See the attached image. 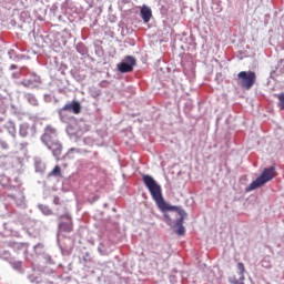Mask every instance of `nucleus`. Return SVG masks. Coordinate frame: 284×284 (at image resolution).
Instances as JSON below:
<instances>
[{"mask_svg": "<svg viewBox=\"0 0 284 284\" xmlns=\"http://www.w3.org/2000/svg\"><path fill=\"white\" fill-rule=\"evenodd\" d=\"M268 181L270 179H256L246 187L245 192L258 190V187H263V185H265V183H267Z\"/></svg>", "mask_w": 284, "mask_h": 284, "instance_id": "nucleus-8", "label": "nucleus"}, {"mask_svg": "<svg viewBox=\"0 0 284 284\" xmlns=\"http://www.w3.org/2000/svg\"><path fill=\"white\" fill-rule=\"evenodd\" d=\"M61 219H64V221L60 222L59 224L60 232H72L74 226L72 224V217L70 216V213L65 212L63 215H61Z\"/></svg>", "mask_w": 284, "mask_h": 284, "instance_id": "nucleus-4", "label": "nucleus"}, {"mask_svg": "<svg viewBox=\"0 0 284 284\" xmlns=\"http://www.w3.org/2000/svg\"><path fill=\"white\" fill-rule=\"evenodd\" d=\"M276 176V169L271 166L268 169H264L263 173L258 179H275Z\"/></svg>", "mask_w": 284, "mask_h": 284, "instance_id": "nucleus-10", "label": "nucleus"}, {"mask_svg": "<svg viewBox=\"0 0 284 284\" xmlns=\"http://www.w3.org/2000/svg\"><path fill=\"white\" fill-rule=\"evenodd\" d=\"M39 207H40L41 212L44 213L45 216H51L52 211L50 210L49 206L40 205Z\"/></svg>", "mask_w": 284, "mask_h": 284, "instance_id": "nucleus-14", "label": "nucleus"}, {"mask_svg": "<svg viewBox=\"0 0 284 284\" xmlns=\"http://www.w3.org/2000/svg\"><path fill=\"white\" fill-rule=\"evenodd\" d=\"M126 61L128 62H122L118 64V69L122 73L132 72V70H134V65H136V60H134V58L131 55L126 57Z\"/></svg>", "mask_w": 284, "mask_h": 284, "instance_id": "nucleus-5", "label": "nucleus"}, {"mask_svg": "<svg viewBox=\"0 0 284 284\" xmlns=\"http://www.w3.org/2000/svg\"><path fill=\"white\" fill-rule=\"evenodd\" d=\"M143 179H152V176L145 175L143 176Z\"/></svg>", "mask_w": 284, "mask_h": 284, "instance_id": "nucleus-21", "label": "nucleus"}, {"mask_svg": "<svg viewBox=\"0 0 284 284\" xmlns=\"http://www.w3.org/2000/svg\"><path fill=\"white\" fill-rule=\"evenodd\" d=\"M49 178H53V179H61V176H63V173L61 171V166L55 165L53 168V170L48 174Z\"/></svg>", "mask_w": 284, "mask_h": 284, "instance_id": "nucleus-11", "label": "nucleus"}, {"mask_svg": "<svg viewBox=\"0 0 284 284\" xmlns=\"http://www.w3.org/2000/svg\"><path fill=\"white\" fill-rule=\"evenodd\" d=\"M237 270L240 271L241 276L245 274V264L243 262L237 263Z\"/></svg>", "mask_w": 284, "mask_h": 284, "instance_id": "nucleus-17", "label": "nucleus"}, {"mask_svg": "<svg viewBox=\"0 0 284 284\" xmlns=\"http://www.w3.org/2000/svg\"><path fill=\"white\" fill-rule=\"evenodd\" d=\"M277 99H278V108L281 109V110H284V93H281V94H278L277 95Z\"/></svg>", "mask_w": 284, "mask_h": 284, "instance_id": "nucleus-15", "label": "nucleus"}, {"mask_svg": "<svg viewBox=\"0 0 284 284\" xmlns=\"http://www.w3.org/2000/svg\"><path fill=\"white\" fill-rule=\"evenodd\" d=\"M53 203L54 205H61V201L57 196L53 199Z\"/></svg>", "mask_w": 284, "mask_h": 284, "instance_id": "nucleus-19", "label": "nucleus"}, {"mask_svg": "<svg viewBox=\"0 0 284 284\" xmlns=\"http://www.w3.org/2000/svg\"><path fill=\"white\" fill-rule=\"evenodd\" d=\"M28 130H30L28 124H21L19 130L20 136H28Z\"/></svg>", "mask_w": 284, "mask_h": 284, "instance_id": "nucleus-13", "label": "nucleus"}, {"mask_svg": "<svg viewBox=\"0 0 284 284\" xmlns=\"http://www.w3.org/2000/svg\"><path fill=\"white\" fill-rule=\"evenodd\" d=\"M256 83V72L254 71H241L237 73V84L243 90H252Z\"/></svg>", "mask_w": 284, "mask_h": 284, "instance_id": "nucleus-3", "label": "nucleus"}, {"mask_svg": "<svg viewBox=\"0 0 284 284\" xmlns=\"http://www.w3.org/2000/svg\"><path fill=\"white\" fill-rule=\"evenodd\" d=\"M21 85H24V88H30V85H32V81H22Z\"/></svg>", "mask_w": 284, "mask_h": 284, "instance_id": "nucleus-18", "label": "nucleus"}, {"mask_svg": "<svg viewBox=\"0 0 284 284\" xmlns=\"http://www.w3.org/2000/svg\"><path fill=\"white\" fill-rule=\"evenodd\" d=\"M2 121H0V132H3V130H6L7 132H9L13 139L17 136V125L14 124V122H12L11 120L1 123Z\"/></svg>", "mask_w": 284, "mask_h": 284, "instance_id": "nucleus-6", "label": "nucleus"}, {"mask_svg": "<svg viewBox=\"0 0 284 284\" xmlns=\"http://www.w3.org/2000/svg\"><path fill=\"white\" fill-rule=\"evenodd\" d=\"M61 112H73V114H81V103L77 101L67 103L61 109Z\"/></svg>", "mask_w": 284, "mask_h": 284, "instance_id": "nucleus-7", "label": "nucleus"}, {"mask_svg": "<svg viewBox=\"0 0 284 284\" xmlns=\"http://www.w3.org/2000/svg\"><path fill=\"white\" fill-rule=\"evenodd\" d=\"M41 141L49 150H51L55 159L61 156V153L63 152V145H61L57 139V129L52 126L47 128L44 134L41 136Z\"/></svg>", "mask_w": 284, "mask_h": 284, "instance_id": "nucleus-2", "label": "nucleus"}, {"mask_svg": "<svg viewBox=\"0 0 284 284\" xmlns=\"http://www.w3.org/2000/svg\"><path fill=\"white\" fill-rule=\"evenodd\" d=\"M144 185L148 187L155 205L161 210V212H178L180 219L176 220L178 230L175 234L178 236H183L185 234V226H183V221L185 220V211L181 210L179 206H172L165 202L163 199V190L161 185L154 181V179H144Z\"/></svg>", "mask_w": 284, "mask_h": 284, "instance_id": "nucleus-1", "label": "nucleus"}, {"mask_svg": "<svg viewBox=\"0 0 284 284\" xmlns=\"http://www.w3.org/2000/svg\"><path fill=\"white\" fill-rule=\"evenodd\" d=\"M182 187H185V184H182Z\"/></svg>", "mask_w": 284, "mask_h": 284, "instance_id": "nucleus-22", "label": "nucleus"}, {"mask_svg": "<svg viewBox=\"0 0 284 284\" xmlns=\"http://www.w3.org/2000/svg\"><path fill=\"white\" fill-rule=\"evenodd\" d=\"M140 14L144 23H150V19H152V9L148 7H143L140 11Z\"/></svg>", "mask_w": 284, "mask_h": 284, "instance_id": "nucleus-9", "label": "nucleus"}, {"mask_svg": "<svg viewBox=\"0 0 284 284\" xmlns=\"http://www.w3.org/2000/svg\"><path fill=\"white\" fill-rule=\"evenodd\" d=\"M28 101L31 103V105H39V101L34 95H28Z\"/></svg>", "mask_w": 284, "mask_h": 284, "instance_id": "nucleus-16", "label": "nucleus"}, {"mask_svg": "<svg viewBox=\"0 0 284 284\" xmlns=\"http://www.w3.org/2000/svg\"><path fill=\"white\" fill-rule=\"evenodd\" d=\"M36 172L39 174L45 173V164L43 162H36Z\"/></svg>", "mask_w": 284, "mask_h": 284, "instance_id": "nucleus-12", "label": "nucleus"}, {"mask_svg": "<svg viewBox=\"0 0 284 284\" xmlns=\"http://www.w3.org/2000/svg\"><path fill=\"white\" fill-rule=\"evenodd\" d=\"M16 267L19 270V267H21V262L16 263Z\"/></svg>", "mask_w": 284, "mask_h": 284, "instance_id": "nucleus-20", "label": "nucleus"}]
</instances>
